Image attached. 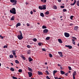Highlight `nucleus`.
<instances>
[{
    "mask_svg": "<svg viewBox=\"0 0 79 79\" xmlns=\"http://www.w3.org/2000/svg\"><path fill=\"white\" fill-rule=\"evenodd\" d=\"M76 74V72L74 71V73H73V76H75Z\"/></svg>",
    "mask_w": 79,
    "mask_h": 79,
    "instance_id": "nucleus-22",
    "label": "nucleus"
},
{
    "mask_svg": "<svg viewBox=\"0 0 79 79\" xmlns=\"http://www.w3.org/2000/svg\"><path fill=\"white\" fill-rule=\"evenodd\" d=\"M60 73L61 74H65V72L62 70H61L60 71Z\"/></svg>",
    "mask_w": 79,
    "mask_h": 79,
    "instance_id": "nucleus-16",
    "label": "nucleus"
},
{
    "mask_svg": "<svg viewBox=\"0 0 79 79\" xmlns=\"http://www.w3.org/2000/svg\"><path fill=\"white\" fill-rule=\"evenodd\" d=\"M64 35L66 37H69V34L68 33L65 32Z\"/></svg>",
    "mask_w": 79,
    "mask_h": 79,
    "instance_id": "nucleus-4",
    "label": "nucleus"
},
{
    "mask_svg": "<svg viewBox=\"0 0 79 79\" xmlns=\"http://www.w3.org/2000/svg\"><path fill=\"white\" fill-rule=\"evenodd\" d=\"M3 48H8V46H7L6 45H5L4 46Z\"/></svg>",
    "mask_w": 79,
    "mask_h": 79,
    "instance_id": "nucleus-42",
    "label": "nucleus"
},
{
    "mask_svg": "<svg viewBox=\"0 0 79 79\" xmlns=\"http://www.w3.org/2000/svg\"><path fill=\"white\" fill-rule=\"evenodd\" d=\"M73 44V45H75L76 42H75V40H72Z\"/></svg>",
    "mask_w": 79,
    "mask_h": 79,
    "instance_id": "nucleus-19",
    "label": "nucleus"
},
{
    "mask_svg": "<svg viewBox=\"0 0 79 79\" xmlns=\"http://www.w3.org/2000/svg\"><path fill=\"white\" fill-rule=\"evenodd\" d=\"M49 78H50V77H49L48 76H47V77H46V79H49Z\"/></svg>",
    "mask_w": 79,
    "mask_h": 79,
    "instance_id": "nucleus-52",
    "label": "nucleus"
},
{
    "mask_svg": "<svg viewBox=\"0 0 79 79\" xmlns=\"http://www.w3.org/2000/svg\"><path fill=\"white\" fill-rule=\"evenodd\" d=\"M39 8L40 9V10H43V8L42 6H39Z\"/></svg>",
    "mask_w": 79,
    "mask_h": 79,
    "instance_id": "nucleus-21",
    "label": "nucleus"
},
{
    "mask_svg": "<svg viewBox=\"0 0 79 79\" xmlns=\"http://www.w3.org/2000/svg\"><path fill=\"white\" fill-rule=\"evenodd\" d=\"M10 11L11 13L14 14V15H15L16 13V9H15V8H12L11 10H10Z\"/></svg>",
    "mask_w": 79,
    "mask_h": 79,
    "instance_id": "nucleus-2",
    "label": "nucleus"
},
{
    "mask_svg": "<svg viewBox=\"0 0 79 79\" xmlns=\"http://www.w3.org/2000/svg\"><path fill=\"white\" fill-rule=\"evenodd\" d=\"M14 56H15V58H17V56H16V55H14Z\"/></svg>",
    "mask_w": 79,
    "mask_h": 79,
    "instance_id": "nucleus-58",
    "label": "nucleus"
},
{
    "mask_svg": "<svg viewBox=\"0 0 79 79\" xmlns=\"http://www.w3.org/2000/svg\"><path fill=\"white\" fill-rule=\"evenodd\" d=\"M58 72L57 70H54L53 72V75L55 76V73H56Z\"/></svg>",
    "mask_w": 79,
    "mask_h": 79,
    "instance_id": "nucleus-14",
    "label": "nucleus"
},
{
    "mask_svg": "<svg viewBox=\"0 0 79 79\" xmlns=\"http://www.w3.org/2000/svg\"><path fill=\"white\" fill-rule=\"evenodd\" d=\"M25 3H26V5H27V4H28V3H27V2H26Z\"/></svg>",
    "mask_w": 79,
    "mask_h": 79,
    "instance_id": "nucleus-64",
    "label": "nucleus"
},
{
    "mask_svg": "<svg viewBox=\"0 0 79 79\" xmlns=\"http://www.w3.org/2000/svg\"><path fill=\"white\" fill-rule=\"evenodd\" d=\"M58 53L60 55L61 57H63V53L61 52H58Z\"/></svg>",
    "mask_w": 79,
    "mask_h": 79,
    "instance_id": "nucleus-8",
    "label": "nucleus"
},
{
    "mask_svg": "<svg viewBox=\"0 0 79 79\" xmlns=\"http://www.w3.org/2000/svg\"><path fill=\"white\" fill-rule=\"evenodd\" d=\"M69 70H72L71 67L70 66H69Z\"/></svg>",
    "mask_w": 79,
    "mask_h": 79,
    "instance_id": "nucleus-44",
    "label": "nucleus"
},
{
    "mask_svg": "<svg viewBox=\"0 0 79 79\" xmlns=\"http://www.w3.org/2000/svg\"><path fill=\"white\" fill-rule=\"evenodd\" d=\"M19 32L20 33V35H19L17 36V37L19 40H21V39H23V34L22 32H21V31H19Z\"/></svg>",
    "mask_w": 79,
    "mask_h": 79,
    "instance_id": "nucleus-1",
    "label": "nucleus"
},
{
    "mask_svg": "<svg viewBox=\"0 0 79 79\" xmlns=\"http://www.w3.org/2000/svg\"><path fill=\"white\" fill-rule=\"evenodd\" d=\"M15 19V17L13 16L11 19V20H13Z\"/></svg>",
    "mask_w": 79,
    "mask_h": 79,
    "instance_id": "nucleus-36",
    "label": "nucleus"
},
{
    "mask_svg": "<svg viewBox=\"0 0 79 79\" xmlns=\"http://www.w3.org/2000/svg\"><path fill=\"white\" fill-rule=\"evenodd\" d=\"M49 57H50V58H52V57H53V55H52V54L51 53L49 54Z\"/></svg>",
    "mask_w": 79,
    "mask_h": 79,
    "instance_id": "nucleus-34",
    "label": "nucleus"
},
{
    "mask_svg": "<svg viewBox=\"0 0 79 79\" xmlns=\"http://www.w3.org/2000/svg\"><path fill=\"white\" fill-rule=\"evenodd\" d=\"M15 62L16 63H17V64H19V61L18 60H15Z\"/></svg>",
    "mask_w": 79,
    "mask_h": 79,
    "instance_id": "nucleus-25",
    "label": "nucleus"
},
{
    "mask_svg": "<svg viewBox=\"0 0 79 79\" xmlns=\"http://www.w3.org/2000/svg\"><path fill=\"white\" fill-rule=\"evenodd\" d=\"M73 39V40H77V38H76V37H72Z\"/></svg>",
    "mask_w": 79,
    "mask_h": 79,
    "instance_id": "nucleus-41",
    "label": "nucleus"
},
{
    "mask_svg": "<svg viewBox=\"0 0 79 79\" xmlns=\"http://www.w3.org/2000/svg\"><path fill=\"white\" fill-rule=\"evenodd\" d=\"M77 6H79V1L77 2Z\"/></svg>",
    "mask_w": 79,
    "mask_h": 79,
    "instance_id": "nucleus-32",
    "label": "nucleus"
},
{
    "mask_svg": "<svg viewBox=\"0 0 79 79\" xmlns=\"http://www.w3.org/2000/svg\"><path fill=\"white\" fill-rule=\"evenodd\" d=\"M58 40L59 43H60V44L63 43V41H62V40L60 39H58Z\"/></svg>",
    "mask_w": 79,
    "mask_h": 79,
    "instance_id": "nucleus-13",
    "label": "nucleus"
},
{
    "mask_svg": "<svg viewBox=\"0 0 79 79\" xmlns=\"http://www.w3.org/2000/svg\"><path fill=\"white\" fill-rule=\"evenodd\" d=\"M73 79H75V76H73Z\"/></svg>",
    "mask_w": 79,
    "mask_h": 79,
    "instance_id": "nucleus-59",
    "label": "nucleus"
},
{
    "mask_svg": "<svg viewBox=\"0 0 79 79\" xmlns=\"http://www.w3.org/2000/svg\"><path fill=\"white\" fill-rule=\"evenodd\" d=\"M27 26H30V24H29V23H27Z\"/></svg>",
    "mask_w": 79,
    "mask_h": 79,
    "instance_id": "nucleus-49",
    "label": "nucleus"
},
{
    "mask_svg": "<svg viewBox=\"0 0 79 79\" xmlns=\"http://www.w3.org/2000/svg\"><path fill=\"white\" fill-rule=\"evenodd\" d=\"M43 29H46L47 28V27L45 25H43L42 26Z\"/></svg>",
    "mask_w": 79,
    "mask_h": 79,
    "instance_id": "nucleus-27",
    "label": "nucleus"
},
{
    "mask_svg": "<svg viewBox=\"0 0 79 79\" xmlns=\"http://www.w3.org/2000/svg\"><path fill=\"white\" fill-rule=\"evenodd\" d=\"M0 37L2 39H3V38L4 37L2 36L1 35H0Z\"/></svg>",
    "mask_w": 79,
    "mask_h": 79,
    "instance_id": "nucleus-46",
    "label": "nucleus"
},
{
    "mask_svg": "<svg viewBox=\"0 0 79 79\" xmlns=\"http://www.w3.org/2000/svg\"><path fill=\"white\" fill-rule=\"evenodd\" d=\"M58 66H61V65L59 64H58Z\"/></svg>",
    "mask_w": 79,
    "mask_h": 79,
    "instance_id": "nucleus-61",
    "label": "nucleus"
},
{
    "mask_svg": "<svg viewBox=\"0 0 79 79\" xmlns=\"http://www.w3.org/2000/svg\"><path fill=\"white\" fill-rule=\"evenodd\" d=\"M58 2H61V0H57Z\"/></svg>",
    "mask_w": 79,
    "mask_h": 79,
    "instance_id": "nucleus-56",
    "label": "nucleus"
},
{
    "mask_svg": "<svg viewBox=\"0 0 79 79\" xmlns=\"http://www.w3.org/2000/svg\"><path fill=\"white\" fill-rule=\"evenodd\" d=\"M27 53H28V54H30L31 53V52H30L28 51L27 52Z\"/></svg>",
    "mask_w": 79,
    "mask_h": 79,
    "instance_id": "nucleus-57",
    "label": "nucleus"
},
{
    "mask_svg": "<svg viewBox=\"0 0 79 79\" xmlns=\"http://www.w3.org/2000/svg\"><path fill=\"white\" fill-rule=\"evenodd\" d=\"M53 7L55 10H56V9H57V6H54Z\"/></svg>",
    "mask_w": 79,
    "mask_h": 79,
    "instance_id": "nucleus-37",
    "label": "nucleus"
},
{
    "mask_svg": "<svg viewBox=\"0 0 79 79\" xmlns=\"http://www.w3.org/2000/svg\"><path fill=\"white\" fill-rule=\"evenodd\" d=\"M41 2H43L44 3H46L47 0H41Z\"/></svg>",
    "mask_w": 79,
    "mask_h": 79,
    "instance_id": "nucleus-23",
    "label": "nucleus"
},
{
    "mask_svg": "<svg viewBox=\"0 0 79 79\" xmlns=\"http://www.w3.org/2000/svg\"><path fill=\"white\" fill-rule=\"evenodd\" d=\"M63 11L64 12H66V11H67V10L65 9H64L63 10Z\"/></svg>",
    "mask_w": 79,
    "mask_h": 79,
    "instance_id": "nucleus-40",
    "label": "nucleus"
},
{
    "mask_svg": "<svg viewBox=\"0 0 79 79\" xmlns=\"http://www.w3.org/2000/svg\"><path fill=\"white\" fill-rule=\"evenodd\" d=\"M49 12L48 11H47L46 12L45 14V15H49Z\"/></svg>",
    "mask_w": 79,
    "mask_h": 79,
    "instance_id": "nucleus-29",
    "label": "nucleus"
},
{
    "mask_svg": "<svg viewBox=\"0 0 79 79\" xmlns=\"http://www.w3.org/2000/svg\"><path fill=\"white\" fill-rule=\"evenodd\" d=\"M13 57H14V56L13 55H10L9 56V58H13Z\"/></svg>",
    "mask_w": 79,
    "mask_h": 79,
    "instance_id": "nucleus-24",
    "label": "nucleus"
},
{
    "mask_svg": "<svg viewBox=\"0 0 79 79\" xmlns=\"http://www.w3.org/2000/svg\"><path fill=\"white\" fill-rule=\"evenodd\" d=\"M10 70L11 71H15V69L13 68H11L10 69Z\"/></svg>",
    "mask_w": 79,
    "mask_h": 79,
    "instance_id": "nucleus-28",
    "label": "nucleus"
},
{
    "mask_svg": "<svg viewBox=\"0 0 79 79\" xmlns=\"http://www.w3.org/2000/svg\"><path fill=\"white\" fill-rule=\"evenodd\" d=\"M78 27L77 26H75L74 27V30H75V31H76L78 29Z\"/></svg>",
    "mask_w": 79,
    "mask_h": 79,
    "instance_id": "nucleus-12",
    "label": "nucleus"
},
{
    "mask_svg": "<svg viewBox=\"0 0 79 79\" xmlns=\"http://www.w3.org/2000/svg\"><path fill=\"white\" fill-rule=\"evenodd\" d=\"M27 47L28 48H31V46L29 45H27Z\"/></svg>",
    "mask_w": 79,
    "mask_h": 79,
    "instance_id": "nucleus-47",
    "label": "nucleus"
},
{
    "mask_svg": "<svg viewBox=\"0 0 79 79\" xmlns=\"http://www.w3.org/2000/svg\"><path fill=\"white\" fill-rule=\"evenodd\" d=\"M28 60H29V62H31V61H32V60H33V59H32V58H31V57H29V58H28Z\"/></svg>",
    "mask_w": 79,
    "mask_h": 79,
    "instance_id": "nucleus-15",
    "label": "nucleus"
},
{
    "mask_svg": "<svg viewBox=\"0 0 79 79\" xmlns=\"http://www.w3.org/2000/svg\"><path fill=\"white\" fill-rule=\"evenodd\" d=\"M60 8H64V6H61Z\"/></svg>",
    "mask_w": 79,
    "mask_h": 79,
    "instance_id": "nucleus-45",
    "label": "nucleus"
},
{
    "mask_svg": "<svg viewBox=\"0 0 79 79\" xmlns=\"http://www.w3.org/2000/svg\"><path fill=\"white\" fill-rule=\"evenodd\" d=\"M21 26V23H18L16 25V27L17 28L18 26Z\"/></svg>",
    "mask_w": 79,
    "mask_h": 79,
    "instance_id": "nucleus-10",
    "label": "nucleus"
},
{
    "mask_svg": "<svg viewBox=\"0 0 79 79\" xmlns=\"http://www.w3.org/2000/svg\"><path fill=\"white\" fill-rule=\"evenodd\" d=\"M43 10H46V5H44L43 6Z\"/></svg>",
    "mask_w": 79,
    "mask_h": 79,
    "instance_id": "nucleus-17",
    "label": "nucleus"
},
{
    "mask_svg": "<svg viewBox=\"0 0 79 79\" xmlns=\"http://www.w3.org/2000/svg\"><path fill=\"white\" fill-rule=\"evenodd\" d=\"M37 73L39 75H42L43 74V73L40 71H38Z\"/></svg>",
    "mask_w": 79,
    "mask_h": 79,
    "instance_id": "nucleus-11",
    "label": "nucleus"
},
{
    "mask_svg": "<svg viewBox=\"0 0 79 79\" xmlns=\"http://www.w3.org/2000/svg\"><path fill=\"white\" fill-rule=\"evenodd\" d=\"M21 57L22 58H23V60H26V58H25V57H24V56H22Z\"/></svg>",
    "mask_w": 79,
    "mask_h": 79,
    "instance_id": "nucleus-26",
    "label": "nucleus"
},
{
    "mask_svg": "<svg viewBox=\"0 0 79 79\" xmlns=\"http://www.w3.org/2000/svg\"><path fill=\"white\" fill-rule=\"evenodd\" d=\"M37 24H38V25H40V23H37Z\"/></svg>",
    "mask_w": 79,
    "mask_h": 79,
    "instance_id": "nucleus-63",
    "label": "nucleus"
},
{
    "mask_svg": "<svg viewBox=\"0 0 79 79\" xmlns=\"http://www.w3.org/2000/svg\"><path fill=\"white\" fill-rule=\"evenodd\" d=\"M43 44H42V43H38V44L39 45V46H41V45Z\"/></svg>",
    "mask_w": 79,
    "mask_h": 79,
    "instance_id": "nucleus-30",
    "label": "nucleus"
},
{
    "mask_svg": "<svg viewBox=\"0 0 79 79\" xmlns=\"http://www.w3.org/2000/svg\"><path fill=\"white\" fill-rule=\"evenodd\" d=\"M45 73L48 74V75L49 74V73L48 72V71L47 70L46 71Z\"/></svg>",
    "mask_w": 79,
    "mask_h": 79,
    "instance_id": "nucleus-38",
    "label": "nucleus"
},
{
    "mask_svg": "<svg viewBox=\"0 0 79 79\" xmlns=\"http://www.w3.org/2000/svg\"><path fill=\"white\" fill-rule=\"evenodd\" d=\"M70 26H73V24L72 23H70Z\"/></svg>",
    "mask_w": 79,
    "mask_h": 79,
    "instance_id": "nucleus-62",
    "label": "nucleus"
},
{
    "mask_svg": "<svg viewBox=\"0 0 79 79\" xmlns=\"http://www.w3.org/2000/svg\"><path fill=\"white\" fill-rule=\"evenodd\" d=\"M48 30L47 29H45L43 30V32L44 33H45V34L48 33Z\"/></svg>",
    "mask_w": 79,
    "mask_h": 79,
    "instance_id": "nucleus-5",
    "label": "nucleus"
},
{
    "mask_svg": "<svg viewBox=\"0 0 79 79\" xmlns=\"http://www.w3.org/2000/svg\"><path fill=\"white\" fill-rule=\"evenodd\" d=\"M54 78L55 79H58V77H54Z\"/></svg>",
    "mask_w": 79,
    "mask_h": 79,
    "instance_id": "nucleus-51",
    "label": "nucleus"
},
{
    "mask_svg": "<svg viewBox=\"0 0 79 79\" xmlns=\"http://www.w3.org/2000/svg\"><path fill=\"white\" fill-rule=\"evenodd\" d=\"M33 40L34 42H37V39L36 38L33 39Z\"/></svg>",
    "mask_w": 79,
    "mask_h": 79,
    "instance_id": "nucleus-39",
    "label": "nucleus"
},
{
    "mask_svg": "<svg viewBox=\"0 0 79 79\" xmlns=\"http://www.w3.org/2000/svg\"><path fill=\"white\" fill-rule=\"evenodd\" d=\"M13 55H16V52H13Z\"/></svg>",
    "mask_w": 79,
    "mask_h": 79,
    "instance_id": "nucleus-50",
    "label": "nucleus"
},
{
    "mask_svg": "<svg viewBox=\"0 0 79 79\" xmlns=\"http://www.w3.org/2000/svg\"><path fill=\"white\" fill-rule=\"evenodd\" d=\"M10 2L11 3H14L13 4V5H16V3H17L16 0H10Z\"/></svg>",
    "mask_w": 79,
    "mask_h": 79,
    "instance_id": "nucleus-3",
    "label": "nucleus"
},
{
    "mask_svg": "<svg viewBox=\"0 0 79 79\" xmlns=\"http://www.w3.org/2000/svg\"><path fill=\"white\" fill-rule=\"evenodd\" d=\"M65 76H68V73H66L65 74Z\"/></svg>",
    "mask_w": 79,
    "mask_h": 79,
    "instance_id": "nucleus-60",
    "label": "nucleus"
},
{
    "mask_svg": "<svg viewBox=\"0 0 79 79\" xmlns=\"http://www.w3.org/2000/svg\"><path fill=\"white\" fill-rule=\"evenodd\" d=\"M30 13L31 15H32V14H33V12H32V11H31L30 12Z\"/></svg>",
    "mask_w": 79,
    "mask_h": 79,
    "instance_id": "nucleus-53",
    "label": "nucleus"
},
{
    "mask_svg": "<svg viewBox=\"0 0 79 79\" xmlns=\"http://www.w3.org/2000/svg\"><path fill=\"white\" fill-rule=\"evenodd\" d=\"M28 70H29V71H30V72H32V69H31V68L28 67Z\"/></svg>",
    "mask_w": 79,
    "mask_h": 79,
    "instance_id": "nucleus-18",
    "label": "nucleus"
},
{
    "mask_svg": "<svg viewBox=\"0 0 79 79\" xmlns=\"http://www.w3.org/2000/svg\"><path fill=\"white\" fill-rule=\"evenodd\" d=\"M28 74L29 75V77H32V72H28Z\"/></svg>",
    "mask_w": 79,
    "mask_h": 79,
    "instance_id": "nucleus-6",
    "label": "nucleus"
},
{
    "mask_svg": "<svg viewBox=\"0 0 79 79\" xmlns=\"http://www.w3.org/2000/svg\"><path fill=\"white\" fill-rule=\"evenodd\" d=\"M74 17V16L72 15L70 16V19H73V18Z\"/></svg>",
    "mask_w": 79,
    "mask_h": 79,
    "instance_id": "nucleus-43",
    "label": "nucleus"
},
{
    "mask_svg": "<svg viewBox=\"0 0 79 79\" xmlns=\"http://www.w3.org/2000/svg\"><path fill=\"white\" fill-rule=\"evenodd\" d=\"M65 47H68V48H69V49H71V48H73V47H72V46H71V45H66L65 46Z\"/></svg>",
    "mask_w": 79,
    "mask_h": 79,
    "instance_id": "nucleus-7",
    "label": "nucleus"
},
{
    "mask_svg": "<svg viewBox=\"0 0 79 79\" xmlns=\"http://www.w3.org/2000/svg\"><path fill=\"white\" fill-rule=\"evenodd\" d=\"M33 12H34V13H35V12H36V10H35L34 9L33 10Z\"/></svg>",
    "mask_w": 79,
    "mask_h": 79,
    "instance_id": "nucleus-54",
    "label": "nucleus"
},
{
    "mask_svg": "<svg viewBox=\"0 0 79 79\" xmlns=\"http://www.w3.org/2000/svg\"><path fill=\"white\" fill-rule=\"evenodd\" d=\"M76 0H74V2L73 3H71L70 4V5L71 6H73L76 4Z\"/></svg>",
    "mask_w": 79,
    "mask_h": 79,
    "instance_id": "nucleus-9",
    "label": "nucleus"
},
{
    "mask_svg": "<svg viewBox=\"0 0 79 79\" xmlns=\"http://www.w3.org/2000/svg\"><path fill=\"white\" fill-rule=\"evenodd\" d=\"M42 51H44V52H45V51H46V50L44 48H43L42 49Z\"/></svg>",
    "mask_w": 79,
    "mask_h": 79,
    "instance_id": "nucleus-48",
    "label": "nucleus"
},
{
    "mask_svg": "<svg viewBox=\"0 0 79 79\" xmlns=\"http://www.w3.org/2000/svg\"><path fill=\"white\" fill-rule=\"evenodd\" d=\"M40 16H42V17H44L45 16L44 15V13H42L40 14Z\"/></svg>",
    "mask_w": 79,
    "mask_h": 79,
    "instance_id": "nucleus-20",
    "label": "nucleus"
},
{
    "mask_svg": "<svg viewBox=\"0 0 79 79\" xmlns=\"http://www.w3.org/2000/svg\"><path fill=\"white\" fill-rule=\"evenodd\" d=\"M16 52V50H12V52Z\"/></svg>",
    "mask_w": 79,
    "mask_h": 79,
    "instance_id": "nucleus-55",
    "label": "nucleus"
},
{
    "mask_svg": "<svg viewBox=\"0 0 79 79\" xmlns=\"http://www.w3.org/2000/svg\"><path fill=\"white\" fill-rule=\"evenodd\" d=\"M18 71L19 73H21L22 72V71H23V70L21 69H19L18 70Z\"/></svg>",
    "mask_w": 79,
    "mask_h": 79,
    "instance_id": "nucleus-33",
    "label": "nucleus"
},
{
    "mask_svg": "<svg viewBox=\"0 0 79 79\" xmlns=\"http://www.w3.org/2000/svg\"><path fill=\"white\" fill-rule=\"evenodd\" d=\"M50 39V37H48L46 38V40H49Z\"/></svg>",
    "mask_w": 79,
    "mask_h": 79,
    "instance_id": "nucleus-31",
    "label": "nucleus"
},
{
    "mask_svg": "<svg viewBox=\"0 0 79 79\" xmlns=\"http://www.w3.org/2000/svg\"><path fill=\"white\" fill-rule=\"evenodd\" d=\"M12 77L13 79H18V78L15 77L14 76H12Z\"/></svg>",
    "mask_w": 79,
    "mask_h": 79,
    "instance_id": "nucleus-35",
    "label": "nucleus"
}]
</instances>
